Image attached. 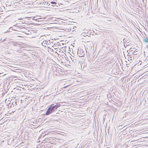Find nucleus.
I'll return each instance as SVG.
<instances>
[{"instance_id":"nucleus-1","label":"nucleus","mask_w":148,"mask_h":148,"mask_svg":"<svg viewBox=\"0 0 148 148\" xmlns=\"http://www.w3.org/2000/svg\"><path fill=\"white\" fill-rule=\"evenodd\" d=\"M55 111V110H54V108L52 105H51L48 108L46 112L45 115H49Z\"/></svg>"},{"instance_id":"nucleus-2","label":"nucleus","mask_w":148,"mask_h":148,"mask_svg":"<svg viewBox=\"0 0 148 148\" xmlns=\"http://www.w3.org/2000/svg\"><path fill=\"white\" fill-rule=\"evenodd\" d=\"M12 45L13 46L15 47L13 48L14 50L16 51H18L19 50V48H16L17 47H19L20 46L19 44L17 43V42L13 43Z\"/></svg>"},{"instance_id":"nucleus-3","label":"nucleus","mask_w":148,"mask_h":148,"mask_svg":"<svg viewBox=\"0 0 148 148\" xmlns=\"http://www.w3.org/2000/svg\"><path fill=\"white\" fill-rule=\"evenodd\" d=\"M10 101L12 105V106L14 108L15 107L16 105H17L16 101L15 99H12Z\"/></svg>"},{"instance_id":"nucleus-4","label":"nucleus","mask_w":148,"mask_h":148,"mask_svg":"<svg viewBox=\"0 0 148 148\" xmlns=\"http://www.w3.org/2000/svg\"><path fill=\"white\" fill-rule=\"evenodd\" d=\"M143 42L145 44H147V48H148V37H144L143 38Z\"/></svg>"},{"instance_id":"nucleus-5","label":"nucleus","mask_w":148,"mask_h":148,"mask_svg":"<svg viewBox=\"0 0 148 148\" xmlns=\"http://www.w3.org/2000/svg\"><path fill=\"white\" fill-rule=\"evenodd\" d=\"M79 52V53L80 54V55H79V56H83L84 55L85 53L83 49H80L79 51H78V53Z\"/></svg>"},{"instance_id":"nucleus-6","label":"nucleus","mask_w":148,"mask_h":148,"mask_svg":"<svg viewBox=\"0 0 148 148\" xmlns=\"http://www.w3.org/2000/svg\"><path fill=\"white\" fill-rule=\"evenodd\" d=\"M54 108V110H55L58 108L60 107V104H58L56 105H54V104H52L51 105Z\"/></svg>"},{"instance_id":"nucleus-7","label":"nucleus","mask_w":148,"mask_h":148,"mask_svg":"<svg viewBox=\"0 0 148 148\" xmlns=\"http://www.w3.org/2000/svg\"><path fill=\"white\" fill-rule=\"evenodd\" d=\"M50 3L51 4V5L50 4V6L52 7L51 8H52L53 7H55V6H56V4H57V3L54 1L50 2Z\"/></svg>"},{"instance_id":"nucleus-8","label":"nucleus","mask_w":148,"mask_h":148,"mask_svg":"<svg viewBox=\"0 0 148 148\" xmlns=\"http://www.w3.org/2000/svg\"><path fill=\"white\" fill-rule=\"evenodd\" d=\"M44 5H46V6H48V7L50 8H52L50 6V2H45V3H44Z\"/></svg>"},{"instance_id":"nucleus-9","label":"nucleus","mask_w":148,"mask_h":148,"mask_svg":"<svg viewBox=\"0 0 148 148\" xmlns=\"http://www.w3.org/2000/svg\"><path fill=\"white\" fill-rule=\"evenodd\" d=\"M6 64L3 61L0 60V66L5 65V64Z\"/></svg>"},{"instance_id":"nucleus-10","label":"nucleus","mask_w":148,"mask_h":148,"mask_svg":"<svg viewBox=\"0 0 148 148\" xmlns=\"http://www.w3.org/2000/svg\"><path fill=\"white\" fill-rule=\"evenodd\" d=\"M8 108H11L13 107L12 106V105L10 101V102L8 103Z\"/></svg>"},{"instance_id":"nucleus-11","label":"nucleus","mask_w":148,"mask_h":148,"mask_svg":"<svg viewBox=\"0 0 148 148\" xmlns=\"http://www.w3.org/2000/svg\"><path fill=\"white\" fill-rule=\"evenodd\" d=\"M1 40H2L1 39L0 40L1 41H0V42H2L4 41L5 40V39H4L3 40H2V41H1Z\"/></svg>"},{"instance_id":"nucleus-12","label":"nucleus","mask_w":148,"mask_h":148,"mask_svg":"<svg viewBox=\"0 0 148 148\" xmlns=\"http://www.w3.org/2000/svg\"><path fill=\"white\" fill-rule=\"evenodd\" d=\"M106 39H105V40H104L103 42V43L106 44Z\"/></svg>"},{"instance_id":"nucleus-13","label":"nucleus","mask_w":148,"mask_h":148,"mask_svg":"<svg viewBox=\"0 0 148 148\" xmlns=\"http://www.w3.org/2000/svg\"><path fill=\"white\" fill-rule=\"evenodd\" d=\"M133 54L134 55H136V52L135 51L133 52Z\"/></svg>"},{"instance_id":"nucleus-14","label":"nucleus","mask_w":148,"mask_h":148,"mask_svg":"<svg viewBox=\"0 0 148 148\" xmlns=\"http://www.w3.org/2000/svg\"><path fill=\"white\" fill-rule=\"evenodd\" d=\"M60 45V44L59 43V42H58L56 44V45Z\"/></svg>"},{"instance_id":"nucleus-15","label":"nucleus","mask_w":148,"mask_h":148,"mask_svg":"<svg viewBox=\"0 0 148 148\" xmlns=\"http://www.w3.org/2000/svg\"><path fill=\"white\" fill-rule=\"evenodd\" d=\"M3 44H5V45H1V46L2 47H3V46H6V44H4V43Z\"/></svg>"},{"instance_id":"nucleus-16","label":"nucleus","mask_w":148,"mask_h":148,"mask_svg":"<svg viewBox=\"0 0 148 148\" xmlns=\"http://www.w3.org/2000/svg\"><path fill=\"white\" fill-rule=\"evenodd\" d=\"M68 86H65L64 87H63V88H66V87H67Z\"/></svg>"},{"instance_id":"nucleus-17","label":"nucleus","mask_w":148,"mask_h":148,"mask_svg":"<svg viewBox=\"0 0 148 148\" xmlns=\"http://www.w3.org/2000/svg\"><path fill=\"white\" fill-rule=\"evenodd\" d=\"M123 41L124 42H125V41H126L125 39H124L123 40Z\"/></svg>"},{"instance_id":"nucleus-18","label":"nucleus","mask_w":148,"mask_h":148,"mask_svg":"<svg viewBox=\"0 0 148 148\" xmlns=\"http://www.w3.org/2000/svg\"><path fill=\"white\" fill-rule=\"evenodd\" d=\"M74 57H73V58H71V59H73V60H74Z\"/></svg>"},{"instance_id":"nucleus-19","label":"nucleus","mask_w":148,"mask_h":148,"mask_svg":"<svg viewBox=\"0 0 148 148\" xmlns=\"http://www.w3.org/2000/svg\"><path fill=\"white\" fill-rule=\"evenodd\" d=\"M10 32V31H8H8H7V32Z\"/></svg>"},{"instance_id":"nucleus-20","label":"nucleus","mask_w":148,"mask_h":148,"mask_svg":"<svg viewBox=\"0 0 148 148\" xmlns=\"http://www.w3.org/2000/svg\"><path fill=\"white\" fill-rule=\"evenodd\" d=\"M130 58H132V57H130Z\"/></svg>"},{"instance_id":"nucleus-21","label":"nucleus","mask_w":148,"mask_h":148,"mask_svg":"<svg viewBox=\"0 0 148 148\" xmlns=\"http://www.w3.org/2000/svg\"><path fill=\"white\" fill-rule=\"evenodd\" d=\"M95 33V34H97L96 33Z\"/></svg>"},{"instance_id":"nucleus-22","label":"nucleus","mask_w":148,"mask_h":148,"mask_svg":"<svg viewBox=\"0 0 148 148\" xmlns=\"http://www.w3.org/2000/svg\"><path fill=\"white\" fill-rule=\"evenodd\" d=\"M10 28H11V27H10V28H9V29H10Z\"/></svg>"},{"instance_id":"nucleus-23","label":"nucleus","mask_w":148,"mask_h":148,"mask_svg":"<svg viewBox=\"0 0 148 148\" xmlns=\"http://www.w3.org/2000/svg\"><path fill=\"white\" fill-rule=\"evenodd\" d=\"M10 28H11V27H10V28H9V29H10Z\"/></svg>"},{"instance_id":"nucleus-24","label":"nucleus","mask_w":148,"mask_h":148,"mask_svg":"<svg viewBox=\"0 0 148 148\" xmlns=\"http://www.w3.org/2000/svg\"><path fill=\"white\" fill-rule=\"evenodd\" d=\"M10 28H11V27H10V28H9V29H10Z\"/></svg>"}]
</instances>
